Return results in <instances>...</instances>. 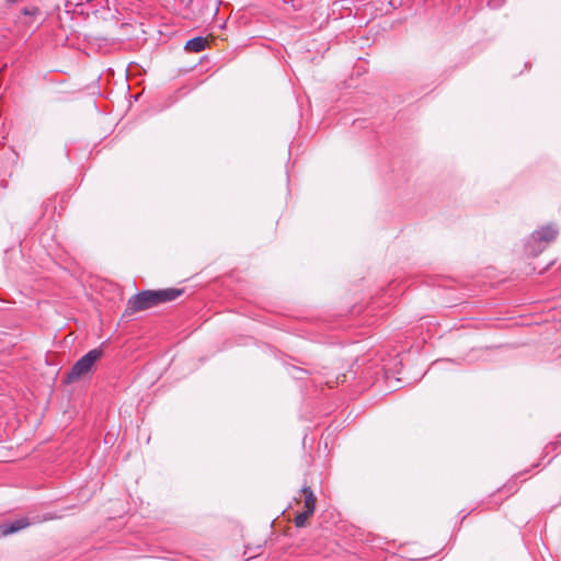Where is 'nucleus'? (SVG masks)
Here are the masks:
<instances>
[{
    "instance_id": "1",
    "label": "nucleus",
    "mask_w": 561,
    "mask_h": 561,
    "mask_svg": "<svg viewBox=\"0 0 561 561\" xmlns=\"http://www.w3.org/2000/svg\"><path fill=\"white\" fill-rule=\"evenodd\" d=\"M183 294V289L165 288L160 290H144L133 296L126 307V313L133 314L160 304L175 300Z\"/></svg>"
},
{
    "instance_id": "2",
    "label": "nucleus",
    "mask_w": 561,
    "mask_h": 561,
    "mask_svg": "<svg viewBox=\"0 0 561 561\" xmlns=\"http://www.w3.org/2000/svg\"><path fill=\"white\" fill-rule=\"evenodd\" d=\"M559 236V228L556 224H547L535 230L527 240V249L533 255L541 253Z\"/></svg>"
},
{
    "instance_id": "3",
    "label": "nucleus",
    "mask_w": 561,
    "mask_h": 561,
    "mask_svg": "<svg viewBox=\"0 0 561 561\" xmlns=\"http://www.w3.org/2000/svg\"><path fill=\"white\" fill-rule=\"evenodd\" d=\"M103 356L101 347L93 348L78 359L65 378L66 383H72L90 374L95 363Z\"/></svg>"
},
{
    "instance_id": "4",
    "label": "nucleus",
    "mask_w": 561,
    "mask_h": 561,
    "mask_svg": "<svg viewBox=\"0 0 561 561\" xmlns=\"http://www.w3.org/2000/svg\"><path fill=\"white\" fill-rule=\"evenodd\" d=\"M300 493L302 497L301 501L304 502V510L308 511V513H314L317 497L312 490L309 486L305 485L302 486Z\"/></svg>"
},
{
    "instance_id": "5",
    "label": "nucleus",
    "mask_w": 561,
    "mask_h": 561,
    "mask_svg": "<svg viewBox=\"0 0 561 561\" xmlns=\"http://www.w3.org/2000/svg\"><path fill=\"white\" fill-rule=\"evenodd\" d=\"M28 525H30V523L26 518H21V519H16V520L8 523V524H3L0 527V531L2 535L7 536L10 534L16 533L19 530H22L23 528H25Z\"/></svg>"
},
{
    "instance_id": "6",
    "label": "nucleus",
    "mask_w": 561,
    "mask_h": 561,
    "mask_svg": "<svg viewBox=\"0 0 561 561\" xmlns=\"http://www.w3.org/2000/svg\"><path fill=\"white\" fill-rule=\"evenodd\" d=\"M207 43L205 37L197 36L187 41L184 48L191 53H199L206 48Z\"/></svg>"
},
{
    "instance_id": "7",
    "label": "nucleus",
    "mask_w": 561,
    "mask_h": 561,
    "mask_svg": "<svg viewBox=\"0 0 561 561\" xmlns=\"http://www.w3.org/2000/svg\"><path fill=\"white\" fill-rule=\"evenodd\" d=\"M313 513H308V511L304 510L302 512L296 515L295 525L297 527H305L307 525L309 517H311Z\"/></svg>"
},
{
    "instance_id": "8",
    "label": "nucleus",
    "mask_w": 561,
    "mask_h": 561,
    "mask_svg": "<svg viewBox=\"0 0 561 561\" xmlns=\"http://www.w3.org/2000/svg\"><path fill=\"white\" fill-rule=\"evenodd\" d=\"M38 11H39V10H38L36 7H32V8H24V9L22 10V13H23L24 15H35V14H37V13H38Z\"/></svg>"
},
{
    "instance_id": "9",
    "label": "nucleus",
    "mask_w": 561,
    "mask_h": 561,
    "mask_svg": "<svg viewBox=\"0 0 561 561\" xmlns=\"http://www.w3.org/2000/svg\"><path fill=\"white\" fill-rule=\"evenodd\" d=\"M8 2L14 3L16 0H7Z\"/></svg>"
}]
</instances>
